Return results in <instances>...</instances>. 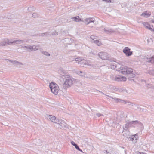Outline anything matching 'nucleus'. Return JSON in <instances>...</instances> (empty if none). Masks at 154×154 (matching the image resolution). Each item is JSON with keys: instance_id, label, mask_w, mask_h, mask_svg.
<instances>
[{"instance_id": "f257e3e1", "label": "nucleus", "mask_w": 154, "mask_h": 154, "mask_svg": "<svg viewBox=\"0 0 154 154\" xmlns=\"http://www.w3.org/2000/svg\"><path fill=\"white\" fill-rule=\"evenodd\" d=\"M118 66H115V68L119 72L121 73L122 74L124 75L130 74L132 75V78L134 77V75L132 74L133 72V69L131 68H127V67L125 66H121L120 67H119Z\"/></svg>"}, {"instance_id": "f03ea898", "label": "nucleus", "mask_w": 154, "mask_h": 154, "mask_svg": "<svg viewBox=\"0 0 154 154\" xmlns=\"http://www.w3.org/2000/svg\"><path fill=\"white\" fill-rule=\"evenodd\" d=\"M74 79L72 77L67 75L65 77L63 87L64 89L70 87L73 83Z\"/></svg>"}, {"instance_id": "7ed1b4c3", "label": "nucleus", "mask_w": 154, "mask_h": 154, "mask_svg": "<svg viewBox=\"0 0 154 154\" xmlns=\"http://www.w3.org/2000/svg\"><path fill=\"white\" fill-rule=\"evenodd\" d=\"M49 87L53 93L56 95L58 94L60 89L57 84L51 82L49 85Z\"/></svg>"}, {"instance_id": "20e7f679", "label": "nucleus", "mask_w": 154, "mask_h": 154, "mask_svg": "<svg viewBox=\"0 0 154 154\" xmlns=\"http://www.w3.org/2000/svg\"><path fill=\"white\" fill-rule=\"evenodd\" d=\"M111 78L112 80L118 82L125 81L126 80V77L119 75H113Z\"/></svg>"}, {"instance_id": "39448f33", "label": "nucleus", "mask_w": 154, "mask_h": 154, "mask_svg": "<svg viewBox=\"0 0 154 154\" xmlns=\"http://www.w3.org/2000/svg\"><path fill=\"white\" fill-rule=\"evenodd\" d=\"M98 57L102 60H107L109 57V56L106 52H101L98 54Z\"/></svg>"}, {"instance_id": "423d86ee", "label": "nucleus", "mask_w": 154, "mask_h": 154, "mask_svg": "<svg viewBox=\"0 0 154 154\" xmlns=\"http://www.w3.org/2000/svg\"><path fill=\"white\" fill-rule=\"evenodd\" d=\"M139 123V122L138 121H131V122H127L125 125V127H123L124 129H125L126 130H127L128 128H129L130 127H131V126H133V124H138Z\"/></svg>"}, {"instance_id": "0eeeda50", "label": "nucleus", "mask_w": 154, "mask_h": 154, "mask_svg": "<svg viewBox=\"0 0 154 154\" xmlns=\"http://www.w3.org/2000/svg\"><path fill=\"white\" fill-rule=\"evenodd\" d=\"M9 61L14 65L17 66V67H21L23 64L21 62L15 60H9Z\"/></svg>"}, {"instance_id": "6e6552de", "label": "nucleus", "mask_w": 154, "mask_h": 154, "mask_svg": "<svg viewBox=\"0 0 154 154\" xmlns=\"http://www.w3.org/2000/svg\"><path fill=\"white\" fill-rule=\"evenodd\" d=\"M47 118L51 121L55 123H57L58 119H56V117L54 116L47 115Z\"/></svg>"}, {"instance_id": "1a4fd4ad", "label": "nucleus", "mask_w": 154, "mask_h": 154, "mask_svg": "<svg viewBox=\"0 0 154 154\" xmlns=\"http://www.w3.org/2000/svg\"><path fill=\"white\" fill-rule=\"evenodd\" d=\"M130 51V49L128 48V47H126L123 49V51L126 56H129L132 54V52Z\"/></svg>"}, {"instance_id": "9d476101", "label": "nucleus", "mask_w": 154, "mask_h": 154, "mask_svg": "<svg viewBox=\"0 0 154 154\" xmlns=\"http://www.w3.org/2000/svg\"><path fill=\"white\" fill-rule=\"evenodd\" d=\"M138 139V135L136 134L134 135H132L129 137L128 140H129L132 141L134 143H135Z\"/></svg>"}, {"instance_id": "9b49d317", "label": "nucleus", "mask_w": 154, "mask_h": 154, "mask_svg": "<svg viewBox=\"0 0 154 154\" xmlns=\"http://www.w3.org/2000/svg\"><path fill=\"white\" fill-rule=\"evenodd\" d=\"M85 23L86 25H88L91 23H94V22L95 21V19L93 17H89L85 19Z\"/></svg>"}, {"instance_id": "f8f14e48", "label": "nucleus", "mask_w": 154, "mask_h": 154, "mask_svg": "<svg viewBox=\"0 0 154 154\" xmlns=\"http://www.w3.org/2000/svg\"><path fill=\"white\" fill-rule=\"evenodd\" d=\"M57 122V123L62 128L67 127V124L63 120L58 119Z\"/></svg>"}, {"instance_id": "ddd939ff", "label": "nucleus", "mask_w": 154, "mask_h": 154, "mask_svg": "<svg viewBox=\"0 0 154 154\" xmlns=\"http://www.w3.org/2000/svg\"><path fill=\"white\" fill-rule=\"evenodd\" d=\"M91 62L88 60H83L81 63L82 66H83L84 65L91 66Z\"/></svg>"}, {"instance_id": "4468645a", "label": "nucleus", "mask_w": 154, "mask_h": 154, "mask_svg": "<svg viewBox=\"0 0 154 154\" xmlns=\"http://www.w3.org/2000/svg\"><path fill=\"white\" fill-rule=\"evenodd\" d=\"M142 23L146 28L151 31H153V29H152V27H151L150 25L149 24L147 23L143 22Z\"/></svg>"}, {"instance_id": "2eb2a0df", "label": "nucleus", "mask_w": 154, "mask_h": 154, "mask_svg": "<svg viewBox=\"0 0 154 154\" xmlns=\"http://www.w3.org/2000/svg\"><path fill=\"white\" fill-rule=\"evenodd\" d=\"M24 42H27L25 40H14V44H15L19 45L23 43Z\"/></svg>"}, {"instance_id": "dca6fc26", "label": "nucleus", "mask_w": 154, "mask_h": 154, "mask_svg": "<svg viewBox=\"0 0 154 154\" xmlns=\"http://www.w3.org/2000/svg\"><path fill=\"white\" fill-rule=\"evenodd\" d=\"M71 19L73 20V21L78 22L80 21H82L81 18H79V16H77L75 17H72Z\"/></svg>"}, {"instance_id": "f3484780", "label": "nucleus", "mask_w": 154, "mask_h": 154, "mask_svg": "<svg viewBox=\"0 0 154 154\" xmlns=\"http://www.w3.org/2000/svg\"><path fill=\"white\" fill-rule=\"evenodd\" d=\"M84 59L82 57H77L75 59V61L76 62H78L77 63L78 64H81L82 61H83Z\"/></svg>"}, {"instance_id": "a211bd4d", "label": "nucleus", "mask_w": 154, "mask_h": 154, "mask_svg": "<svg viewBox=\"0 0 154 154\" xmlns=\"http://www.w3.org/2000/svg\"><path fill=\"white\" fill-rule=\"evenodd\" d=\"M146 60L150 63H154V56L150 58H146Z\"/></svg>"}, {"instance_id": "6ab92c4d", "label": "nucleus", "mask_w": 154, "mask_h": 154, "mask_svg": "<svg viewBox=\"0 0 154 154\" xmlns=\"http://www.w3.org/2000/svg\"><path fill=\"white\" fill-rule=\"evenodd\" d=\"M5 39L7 44L8 45H10L14 43V40L12 39Z\"/></svg>"}, {"instance_id": "aec40b11", "label": "nucleus", "mask_w": 154, "mask_h": 154, "mask_svg": "<svg viewBox=\"0 0 154 154\" xmlns=\"http://www.w3.org/2000/svg\"><path fill=\"white\" fill-rule=\"evenodd\" d=\"M104 30L105 32L107 34H110L114 32L113 30L110 29L104 28Z\"/></svg>"}, {"instance_id": "412c9836", "label": "nucleus", "mask_w": 154, "mask_h": 154, "mask_svg": "<svg viewBox=\"0 0 154 154\" xmlns=\"http://www.w3.org/2000/svg\"><path fill=\"white\" fill-rule=\"evenodd\" d=\"M77 73L81 76L86 77L85 73L84 72H83L82 71H77Z\"/></svg>"}, {"instance_id": "4be33fe9", "label": "nucleus", "mask_w": 154, "mask_h": 154, "mask_svg": "<svg viewBox=\"0 0 154 154\" xmlns=\"http://www.w3.org/2000/svg\"><path fill=\"white\" fill-rule=\"evenodd\" d=\"M39 35L40 36L43 37L45 36H47L48 35H50L48 33V32H46L45 33H41L39 34Z\"/></svg>"}, {"instance_id": "5701e85b", "label": "nucleus", "mask_w": 154, "mask_h": 154, "mask_svg": "<svg viewBox=\"0 0 154 154\" xmlns=\"http://www.w3.org/2000/svg\"><path fill=\"white\" fill-rule=\"evenodd\" d=\"M6 44H7L5 39H4L0 42V46H5V45Z\"/></svg>"}, {"instance_id": "b1692460", "label": "nucleus", "mask_w": 154, "mask_h": 154, "mask_svg": "<svg viewBox=\"0 0 154 154\" xmlns=\"http://www.w3.org/2000/svg\"><path fill=\"white\" fill-rule=\"evenodd\" d=\"M90 38L92 39L91 42L92 43L94 42L95 40H97V37L96 36L92 35L90 37Z\"/></svg>"}, {"instance_id": "393cba45", "label": "nucleus", "mask_w": 154, "mask_h": 154, "mask_svg": "<svg viewBox=\"0 0 154 154\" xmlns=\"http://www.w3.org/2000/svg\"><path fill=\"white\" fill-rule=\"evenodd\" d=\"M150 15V14H148L146 11L144 13H142V14H141V16H144V17H149Z\"/></svg>"}, {"instance_id": "a878e982", "label": "nucleus", "mask_w": 154, "mask_h": 154, "mask_svg": "<svg viewBox=\"0 0 154 154\" xmlns=\"http://www.w3.org/2000/svg\"><path fill=\"white\" fill-rule=\"evenodd\" d=\"M35 8L32 6H30L28 8V10L29 11H34Z\"/></svg>"}, {"instance_id": "bb28decb", "label": "nucleus", "mask_w": 154, "mask_h": 154, "mask_svg": "<svg viewBox=\"0 0 154 154\" xmlns=\"http://www.w3.org/2000/svg\"><path fill=\"white\" fill-rule=\"evenodd\" d=\"M42 53L43 54L47 56H50V54H49V53L46 51H42Z\"/></svg>"}, {"instance_id": "cd10ccee", "label": "nucleus", "mask_w": 154, "mask_h": 154, "mask_svg": "<svg viewBox=\"0 0 154 154\" xmlns=\"http://www.w3.org/2000/svg\"><path fill=\"white\" fill-rule=\"evenodd\" d=\"M33 48L34 51L38 50L39 48V46L38 45H33Z\"/></svg>"}, {"instance_id": "c85d7f7f", "label": "nucleus", "mask_w": 154, "mask_h": 154, "mask_svg": "<svg viewBox=\"0 0 154 154\" xmlns=\"http://www.w3.org/2000/svg\"><path fill=\"white\" fill-rule=\"evenodd\" d=\"M94 43L96 44L98 46H100L101 44V42L97 39L95 40V42Z\"/></svg>"}, {"instance_id": "c756f323", "label": "nucleus", "mask_w": 154, "mask_h": 154, "mask_svg": "<svg viewBox=\"0 0 154 154\" xmlns=\"http://www.w3.org/2000/svg\"><path fill=\"white\" fill-rule=\"evenodd\" d=\"M42 144V142L40 139H38L37 140L36 145L37 146H40Z\"/></svg>"}, {"instance_id": "7c9ffc66", "label": "nucleus", "mask_w": 154, "mask_h": 154, "mask_svg": "<svg viewBox=\"0 0 154 154\" xmlns=\"http://www.w3.org/2000/svg\"><path fill=\"white\" fill-rule=\"evenodd\" d=\"M58 35V32L55 30H54L52 32V35Z\"/></svg>"}, {"instance_id": "2f4dec72", "label": "nucleus", "mask_w": 154, "mask_h": 154, "mask_svg": "<svg viewBox=\"0 0 154 154\" xmlns=\"http://www.w3.org/2000/svg\"><path fill=\"white\" fill-rule=\"evenodd\" d=\"M21 47L24 48H26L27 50L29 51V45H27L26 46H24L21 45Z\"/></svg>"}, {"instance_id": "473e14b6", "label": "nucleus", "mask_w": 154, "mask_h": 154, "mask_svg": "<svg viewBox=\"0 0 154 154\" xmlns=\"http://www.w3.org/2000/svg\"><path fill=\"white\" fill-rule=\"evenodd\" d=\"M149 73L154 75V70H150L149 71Z\"/></svg>"}, {"instance_id": "72a5a7b5", "label": "nucleus", "mask_w": 154, "mask_h": 154, "mask_svg": "<svg viewBox=\"0 0 154 154\" xmlns=\"http://www.w3.org/2000/svg\"><path fill=\"white\" fill-rule=\"evenodd\" d=\"M32 16L34 18H36L38 17V15L36 13H34L32 15Z\"/></svg>"}, {"instance_id": "f704fd0d", "label": "nucleus", "mask_w": 154, "mask_h": 154, "mask_svg": "<svg viewBox=\"0 0 154 154\" xmlns=\"http://www.w3.org/2000/svg\"><path fill=\"white\" fill-rule=\"evenodd\" d=\"M75 147V148L78 150L80 152H83L82 150L80 148H79V147L77 145Z\"/></svg>"}, {"instance_id": "c9c22d12", "label": "nucleus", "mask_w": 154, "mask_h": 154, "mask_svg": "<svg viewBox=\"0 0 154 154\" xmlns=\"http://www.w3.org/2000/svg\"><path fill=\"white\" fill-rule=\"evenodd\" d=\"M125 104H127L128 105H133V104L131 102L128 101L125 102Z\"/></svg>"}, {"instance_id": "e433bc0d", "label": "nucleus", "mask_w": 154, "mask_h": 154, "mask_svg": "<svg viewBox=\"0 0 154 154\" xmlns=\"http://www.w3.org/2000/svg\"><path fill=\"white\" fill-rule=\"evenodd\" d=\"M113 99H114L115 101L116 102H120V101L119 100H120V99H119L118 98H114Z\"/></svg>"}, {"instance_id": "4c0bfd02", "label": "nucleus", "mask_w": 154, "mask_h": 154, "mask_svg": "<svg viewBox=\"0 0 154 154\" xmlns=\"http://www.w3.org/2000/svg\"><path fill=\"white\" fill-rule=\"evenodd\" d=\"M96 115L98 117H100V116H104L103 114H102L100 113H97Z\"/></svg>"}, {"instance_id": "58836bf2", "label": "nucleus", "mask_w": 154, "mask_h": 154, "mask_svg": "<svg viewBox=\"0 0 154 154\" xmlns=\"http://www.w3.org/2000/svg\"><path fill=\"white\" fill-rule=\"evenodd\" d=\"M71 143L72 145L74 146L75 147L77 145L76 144H75V142L73 141L71 142Z\"/></svg>"}, {"instance_id": "ea45409f", "label": "nucleus", "mask_w": 154, "mask_h": 154, "mask_svg": "<svg viewBox=\"0 0 154 154\" xmlns=\"http://www.w3.org/2000/svg\"><path fill=\"white\" fill-rule=\"evenodd\" d=\"M120 101L119 102H121L122 103H124L125 104V102L127 101V100L125 101L122 100H119Z\"/></svg>"}, {"instance_id": "a19ab883", "label": "nucleus", "mask_w": 154, "mask_h": 154, "mask_svg": "<svg viewBox=\"0 0 154 154\" xmlns=\"http://www.w3.org/2000/svg\"><path fill=\"white\" fill-rule=\"evenodd\" d=\"M100 92L102 93L103 94H104V95H105L107 96V97H109V98H112V99H114V98H113V97H112L111 96H109V95H106V94H104L102 92Z\"/></svg>"}, {"instance_id": "79ce46f5", "label": "nucleus", "mask_w": 154, "mask_h": 154, "mask_svg": "<svg viewBox=\"0 0 154 154\" xmlns=\"http://www.w3.org/2000/svg\"><path fill=\"white\" fill-rule=\"evenodd\" d=\"M104 153H106L107 154H111L110 152H108L106 150H104Z\"/></svg>"}, {"instance_id": "37998d69", "label": "nucleus", "mask_w": 154, "mask_h": 154, "mask_svg": "<svg viewBox=\"0 0 154 154\" xmlns=\"http://www.w3.org/2000/svg\"><path fill=\"white\" fill-rule=\"evenodd\" d=\"M119 91H126V92H127V90H126V89H120L119 90Z\"/></svg>"}, {"instance_id": "c03bdc74", "label": "nucleus", "mask_w": 154, "mask_h": 154, "mask_svg": "<svg viewBox=\"0 0 154 154\" xmlns=\"http://www.w3.org/2000/svg\"><path fill=\"white\" fill-rule=\"evenodd\" d=\"M103 1H105L107 2H111V0H103Z\"/></svg>"}, {"instance_id": "a18cd8bd", "label": "nucleus", "mask_w": 154, "mask_h": 154, "mask_svg": "<svg viewBox=\"0 0 154 154\" xmlns=\"http://www.w3.org/2000/svg\"><path fill=\"white\" fill-rule=\"evenodd\" d=\"M29 51H32V47H31V46L29 45Z\"/></svg>"}, {"instance_id": "49530a36", "label": "nucleus", "mask_w": 154, "mask_h": 154, "mask_svg": "<svg viewBox=\"0 0 154 154\" xmlns=\"http://www.w3.org/2000/svg\"><path fill=\"white\" fill-rule=\"evenodd\" d=\"M137 154H147L146 153H144L142 152H139L137 153Z\"/></svg>"}, {"instance_id": "de8ad7c7", "label": "nucleus", "mask_w": 154, "mask_h": 154, "mask_svg": "<svg viewBox=\"0 0 154 154\" xmlns=\"http://www.w3.org/2000/svg\"><path fill=\"white\" fill-rule=\"evenodd\" d=\"M87 78H89L90 79H94V77H92V76H91V77H87Z\"/></svg>"}, {"instance_id": "09e8293b", "label": "nucleus", "mask_w": 154, "mask_h": 154, "mask_svg": "<svg viewBox=\"0 0 154 154\" xmlns=\"http://www.w3.org/2000/svg\"><path fill=\"white\" fill-rule=\"evenodd\" d=\"M31 47H32V51H34L33 45L31 46Z\"/></svg>"}, {"instance_id": "8fccbe9b", "label": "nucleus", "mask_w": 154, "mask_h": 154, "mask_svg": "<svg viewBox=\"0 0 154 154\" xmlns=\"http://www.w3.org/2000/svg\"><path fill=\"white\" fill-rule=\"evenodd\" d=\"M152 22L153 23H154V20H152Z\"/></svg>"}]
</instances>
